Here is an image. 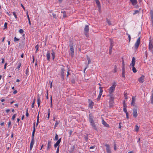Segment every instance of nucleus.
Returning a JSON list of instances; mask_svg holds the SVG:
<instances>
[{"mask_svg": "<svg viewBox=\"0 0 153 153\" xmlns=\"http://www.w3.org/2000/svg\"><path fill=\"white\" fill-rule=\"evenodd\" d=\"M93 118L94 117L91 114H89V119L91 125L92 126L93 129H94L95 130H97V128L96 125L94 123V120H93Z\"/></svg>", "mask_w": 153, "mask_h": 153, "instance_id": "f257e3e1", "label": "nucleus"}, {"mask_svg": "<svg viewBox=\"0 0 153 153\" xmlns=\"http://www.w3.org/2000/svg\"><path fill=\"white\" fill-rule=\"evenodd\" d=\"M135 63V58L134 57H133L132 58L131 63L130 64V66L132 68L133 71L134 73L137 72V70L134 67Z\"/></svg>", "mask_w": 153, "mask_h": 153, "instance_id": "f03ea898", "label": "nucleus"}, {"mask_svg": "<svg viewBox=\"0 0 153 153\" xmlns=\"http://www.w3.org/2000/svg\"><path fill=\"white\" fill-rule=\"evenodd\" d=\"M115 84L116 83L114 82V84L110 88L109 90V94H112V93L114 92L116 86V85H115Z\"/></svg>", "mask_w": 153, "mask_h": 153, "instance_id": "7ed1b4c3", "label": "nucleus"}, {"mask_svg": "<svg viewBox=\"0 0 153 153\" xmlns=\"http://www.w3.org/2000/svg\"><path fill=\"white\" fill-rule=\"evenodd\" d=\"M66 71H65L64 68H62L61 69V74L60 76L61 77L62 79V80H64V76H65V73L66 72Z\"/></svg>", "mask_w": 153, "mask_h": 153, "instance_id": "20e7f679", "label": "nucleus"}, {"mask_svg": "<svg viewBox=\"0 0 153 153\" xmlns=\"http://www.w3.org/2000/svg\"><path fill=\"white\" fill-rule=\"evenodd\" d=\"M140 43V37H139L137 39L136 42L135 44V48H138Z\"/></svg>", "mask_w": 153, "mask_h": 153, "instance_id": "39448f33", "label": "nucleus"}, {"mask_svg": "<svg viewBox=\"0 0 153 153\" xmlns=\"http://www.w3.org/2000/svg\"><path fill=\"white\" fill-rule=\"evenodd\" d=\"M133 115L134 118H136L137 116V110L136 108H134L133 110Z\"/></svg>", "mask_w": 153, "mask_h": 153, "instance_id": "423d86ee", "label": "nucleus"}, {"mask_svg": "<svg viewBox=\"0 0 153 153\" xmlns=\"http://www.w3.org/2000/svg\"><path fill=\"white\" fill-rule=\"evenodd\" d=\"M144 76L142 75L138 79L139 82L141 83H142L144 82Z\"/></svg>", "mask_w": 153, "mask_h": 153, "instance_id": "0eeeda50", "label": "nucleus"}, {"mask_svg": "<svg viewBox=\"0 0 153 153\" xmlns=\"http://www.w3.org/2000/svg\"><path fill=\"white\" fill-rule=\"evenodd\" d=\"M105 146L106 147V151L107 153H111L110 149L109 146L108 144H106L105 145Z\"/></svg>", "mask_w": 153, "mask_h": 153, "instance_id": "6e6552de", "label": "nucleus"}, {"mask_svg": "<svg viewBox=\"0 0 153 153\" xmlns=\"http://www.w3.org/2000/svg\"><path fill=\"white\" fill-rule=\"evenodd\" d=\"M95 1H96V3L97 5L99 10L100 11L101 10V6L100 5V1H99V0H95Z\"/></svg>", "mask_w": 153, "mask_h": 153, "instance_id": "1a4fd4ad", "label": "nucleus"}, {"mask_svg": "<svg viewBox=\"0 0 153 153\" xmlns=\"http://www.w3.org/2000/svg\"><path fill=\"white\" fill-rule=\"evenodd\" d=\"M89 106L91 108H93V106L94 105V103L92 101H91V100H89Z\"/></svg>", "mask_w": 153, "mask_h": 153, "instance_id": "9d476101", "label": "nucleus"}, {"mask_svg": "<svg viewBox=\"0 0 153 153\" xmlns=\"http://www.w3.org/2000/svg\"><path fill=\"white\" fill-rule=\"evenodd\" d=\"M135 97H133L132 98V101L131 105L134 106L135 104Z\"/></svg>", "mask_w": 153, "mask_h": 153, "instance_id": "9b49d317", "label": "nucleus"}, {"mask_svg": "<svg viewBox=\"0 0 153 153\" xmlns=\"http://www.w3.org/2000/svg\"><path fill=\"white\" fill-rule=\"evenodd\" d=\"M89 30V26L88 25H86L84 28V32H88Z\"/></svg>", "mask_w": 153, "mask_h": 153, "instance_id": "f8f14e48", "label": "nucleus"}, {"mask_svg": "<svg viewBox=\"0 0 153 153\" xmlns=\"http://www.w3.org/2000/svg\"><path fill=\"white\" fill-rule=\"evenodd\" d=\"M51 142L50 140H48V146L47 148V149L48 150L49 149H50L51 147Z\"/></svg>", "mask_w": 153, "mask_h": 153, "instance_id": "ddd939ff", "label": "nucleus"}, {"mask_svg": "<svg viewBox=\"0 0 153 153\" xmlns=\"http://www.w3.org/2000/svg\"><path fill=\"white\" fill-rule=\"evenodd\" d=\"M102 124L105 127H109V125L103 120H102Z\"/></svg>", "mask_w": 153, "mask_h": 153, "instance_id": "4468645a", "label": "nucleus"}, {"mask_svg": "<svg viewBox=\"0 0 153 153\" xmlns=\"http://www.w3.org/2000/svg\"><path fill=\"white\" fill-rule=\"evenodd\" d=\"M34 144V141L31 140V142L30 144V149L31 150L32 149L33 146Z\"/></svg>", "mask_w": 153, "mask_h": 153, "instance_id": "2eb2a0df", "label": "nucleus"}, {"mask_svg": "<svg viewBox=\"0 0 153 153\" xmlns=\"http://www.w3.org/2000/svg\"><path fill=\"white\" fill-rule=\"evenodd\" d=\"M150 42L149 44V48H153V45L152 40H151V38H150Z\"/></svg>", "mask_w": 153, "mask_h": 153, "instance_id": "dca6fc26", "label": "nucleus"}, {"mask_svg": "<svg viewBox=\"0 0 153 153\" xmlns=\"http://www.w3.org/2000/svg\"><path fill=\"white\" fill-rule=\"evenodd\" d=\"M108 96L110 97V101H114V98L112 94H109Z\"/></svg>", "mask_w": 153, "mask_h": 153, "instance_id": "f3484780", "label": "nucleus"}, {"mask_svg": "<svg viewBox=\"0 0 153 153\" xmlns=\"http://www.w3.org/2000/svg\"><path fill=\"white\" fill-rule=\"evenodd\" d=\"M46 56L48 60L49 61L50 58V53L49 51L47 52L46 54Z\"/></svg>", "mask_w": 153, "mask_h": 153, "instance_id": "a211bd4d", "label": "nucleus"}, {"mask_svg": "<svg viewBox=\"0 0 153 153\" xmlns=\"http://www.w3.org/2000/svg\"><path fill=\"white\" fill-rule=\"evenodd\" d=\"M131 2L132 3V4L133 5H134L136 4L137 3V0H130Z\"/></svg>", "mask_w": 153, "mask_h": 153, "instance_id": "6ab92c4d", "label": "nucleus"}, {"mask_svg": "<svg viewBox=\"0 0 153 153\" xmlns=\"http://www.w3.org/2000/svg\"><path fill=\"white\" fill-rule=\"evenodd\" d=\"M37 104L38 105V107H39L40 103V98L39 97H38L37 99Z\"/></svg>", "mask_w": 153, "mask_h": 153, "instance_id": "aec40b11", "label": "nucleus"}, {"mask_svg": "<svg viewBox=\"0 0 153 153\" xmlns=\"http://www.w3.org/2000/svg\"><path fill=\"white\" fill-rule=\"evenodd\" d=\"M71 54V56L73 57L74 55V48H70Z\"/></svg>", "mask_w": 153, "mask_h": 153, "instance_id": "412c9836", "label": "nucleus"}, {"mask_svg": "<svg viewBox=\"0 0 153 153\" xmlns=\"http://www.w3.org/2000/svg\"><path fill=\"white\" fill-rule=\"evenodd\" d=\"M125 69H122V77L124 79L125 78Z\"/></svg>", "mask_w": 153, "mask_h": 153, "instance_id": "4be33fe9", "label": "nucleus"}, {"mask_svg": "<svg viewBox=\"0 0 153 153\" xmlns=\"http://www.w3.org/2000/svg\"><path fill=\"white\" fill-rule=\"evenodd\" d=\"M99 88L100 89V93L99 94H102L103 90L102 88L101 87H99Z\"/></svg>", "mask_w": 153, "mask_h": 153, "instance_id": "5701e85b", "label": "nucleus"}, {"mask_svg": "<svg viewBox=\"0 0 153 153\" xmlns=\"http://www.w3.org/2000/svg\"><path fill=\"white\" fill-rule=\"evenodd\" d=\"M150 14L151 20L153 19V11L152 10L150 11Z\"/></svg>", "mask_w": 153, "mask_h": 153, "instance_id": "b1692460", "label": "nucleus"}, {"mask_svg": "<svg viewBox=\"0 0 153 153\" xmlns=\"http://www.w3.org/2000/svg\"><path fill=\"white\" fill-rule=\"evenodd\" d=\"M114 101H109V105L110 107H111L113 106Z\"/></svg>", "mask_w": 153, "mask_h": 153, "instance_id": "393cba45", "label": "nucleus"}, {"mask_svg": "<svg viewBox=\"0 0 153 153\" xmlns=\"http://www.w3.org/2000/svg\"><path fill=\"white\" fill-rule=\"evenodd\" d=\"M39 114H38V115L37 116V123H36V126H38V123H39Z\"/></svg>", "mask_w": 153, "mask_h": 153, "instance_id": "a878e982", "label": "nucleus"}, {"mask_svg": "<svg viewBox=\"0 0 153 153\" xmlns=\"http://www.w3.org/2000/svg\"><path fill=\"white\" fill-rule=\"evenodd\" d=\"M59 123V121H56V122L55 123V125H54V128H56V127L57 126V125Z\"/></svg>", "mask_w": 153, "mask_h": 153, "instance_id": "bb28decb", "label": "nucleus"}, {"mask_svg": "<svg viewBox=\"0 0 153 153\" xmlns=\"http://www.w3.org/2000/svg\"><path fill=\"white\" fill-rule=\"evenodd\" d=\"M87 59L88 61V64H89L91 62V61L90 58L88 56H87Z\"/></svg>", "mask_w": 153, "mask_h": 153, "instance_id": "cd10ccee", "label": "nucleus"}, {"mask_svg": "<svg viewBox=\"0 0 153 153\" xmlns=\"http://www.w3.org/2000/svg\"><path fill=\"white\" fill-rule=\"evenodd\" d=\"M106 22L109 25H111V22L108 19H106Z\"/></svg>", "mask_w": 153, "mask_h": 153, "instance_id": "c85d7f7f", "label": "nucleus"}, {"mask_svg": "<svg viewBox=\"0 0 153 153\" xmlns=\"http://www.w3.org/2000/svg\"><path fill=\"white\" fill-rule=\"evenodd\" d=\"M61 139L60 138L56 142V144H57L58 145H59V144L60 143L61 141Z\"/></svg>", "mask_w": 153, "mask_h": 153, "instance_id": "c756f323", "label": "nucleus"}, {"mask_svg": "<svg viewBox=\"0 0 153 153\" xmlns=\"http://www.w3.org/2000/svg\"><path fill=\"white\" fill-rule=\"evenodd\" d=\"M122 69H125V63L123 60L122 61Z\"/></svg>", "mask_w": 153, "mask_h": 153, "instance_id": "7c9ffc66", "label": "nucleus"}, {"mask_svg": "<svg viewBox=\"0 0 153 153\" xmlns=\"http://www.w3.org/2000/svg\"><path fill=\"white\" fill-rule=\"evenodd\" d=\"M135 131H136L137 132L139 130V127L137 125H136L135 126Z\"/></svg>", "mask_w": 153, "mask_h": 153, "instance_id": "2f4dec72", "label": "nucleus"}, {"mask_svg": "<svg viewBox=\"0 0 153 153\" xmlns=\"http://www.w3.org/2000/svg\"><path fill=\"white\" fill-rule=\"evenodd\" d=\"M151 103L153 104V93L152 94L151 96Z\"/></svg>", "mask_w": 153, "mask_h": 153, "instance_id": "473e14b6", "label": "nucleus"}, {"mask_svg": "<svg viewBox=\"0 0 153 153\" xmlns=\"http://www.w3.org/2000/svg\"><path fill=\"white\" fill-rule=\"evenodd\" d=\"M84 139L87 142L88 141V135H87L85 136Z\"/></svg>", "mask_w": 153, "mask_h": 153, "instance_id": "72a5a7b5", "label": "nucleus"}, {"mask_svg": "<svg viewBox=\"0 0 153 153\" xmlns=\"http://www.w3.org/2000/svg\"><path fill=\"white\" fill-rule=\"evenodd\" d=\"M19 44H20V45H21V47H23V45L25 44V43H24V42H23L22 41Z\"/></svg>", "mask_w": 153, "mask_h": 153, "instance_id": "f704fd0d", "label": "nucleus"}, {"mask_svg": "<svg viewBox=\"0 0 153 153\" xmlns=\"http://www.w3.org/2000/svg\"><path fill=\"white\" fill-rule=\"evenodd\" d=\"M34 134L35 133H34L33 132H32V140H33V141H34Z\"/></svg>", "mask_w": 153, "mask_h": 153, "instance_id": "c9c22d12", "label": "nucleus"}, {"mask_svg": "<svg viewBox=\"0 0 153 153\" xmlns=\"http://www.w3.org/2000/svg\"><path fill=\"white\" fill-rule=\"evenodd\" d=\"M35 123H34V125H33V132H33L34 133H35V130H36V129H35Z\"/></svg>", "mask_w": 153, "mask_h": 153, "instance_id": "e433bc0d", "label": "nucleus"}, {"mask_svg": "<svg viewBox=\"0 0 153 153\" xmlns=\"http://www.w3.org/2000/svg\"><path fill=\"white\" fill-rule=\"evenodd\" d=\"M74 149H75V146H72V147L71 149V152H73L74 151Z\"/></svg>", "mask_w": 153, "mask_h": 153, "instance_id": "4c0bfd02", "label": "nucleus"}, {"mask_svg": "<svg viewBox=\"0 0 153 153\" xmlns=\"http://www.w3.org/2000/svg\"><path fill=\"white\" fill-rule=\"evenodd\" d=\"M52 55L53 58V59L54 60L55 58V53L54 52H53L52 53Z\"/></svg>", "mask_w": 153, "mask_h": 153, "instance_id": "58836bf2", "label": "nucleus"}, {"mask_svg": "<svg viewBox=\"0 0 153 153\" xmlns=\"http://www.w3.org/2000/svg\"><path fill=\"white\" fill-rule=\"evenodd\" d=\"M58 139V136L57 134H56L54 138L55 140H57Z\"/></svg>", "mask_w": 153, "mask_h": 153, "instance_id": "ea45409f", "label": "nucleus"}, {"mask_svg": "<svg viewBox=\"0 0 153 153\" xmlns=\"http://www.w3.org/2000/svg\"><path fill=\"white\" fill-rule=\"evenodd\" d=\"M126 34L128 36V39H129V42H130L131 40V36H130V35L128 33H126Z\"/></svg>", "mask_w": 153, "mask_h": 153, "instance_id": "a19ab883", "label": "nucleus"}, {"mask_svg": "<svg viewBox=\"0 0 153 153\" xmlns=\"http://www.w3.org/2000/svg\"><path fill=\"white\" fill-rule=\"evenodd\" d=\"M139 12V11L138 10H135L134 13H133V15H134L138 13Z\"/></svg>", "mask_w": 153, "mask_h": 153, "instance_id": "79ce46f5", "label": "nucleus"}, {"mask_svg": "<svg viewBox=\"0 0 153 153\" xmlns=\"http://www.w3.org/2000/svg\"><path fill=\"white\" fill-rule=\"evenodd\" d=\"M123 108H126L127 107V106L126 105V104L125 101H124V102H123Z\"/></svg>", "mask_w": 153, "mask_h": 153, "instance_id": "37998d69", "label": "nucleus"}, {"mask_svg": "<svg viewBox=\"0 0 153 153\" xmlns=\"http://www.w3.org/2000/svg\"><path fill=\"white\" fill-rule=\"evenodd\" d=\"M19 32L20 33H23L24 32V30L22 29H20L19 30Z\"/></svg>", "mask_w": 153, "mask_h": 153, "instance_id": "c03bdc74", "label": "nucleus"}, {"mask_svg": "<svg viewBox=\"0 0 153 153\" xmlns=\"http://www.w3.org/2000/svg\"><path fill=\"white\" fill-rule=\"evenodd\" d=\"M123 111L126 113H128V112L127 111V109H126V108H123Z\"/></svg>", "mask_w": 153, "mask_h": 153, "instance_id": "a18cd8bd", "label": "nucleus"}, {"mask_svg": "<svg viewBox=\"0 0 153 153\" xmlns=\"http://www.w3.org/2000/svg\"><path fill=\"white\" fill-rule=\"evenodd\" d=\"M19 39L17 38L16 37L14 38V41L15 42H17L19 41Z\"/></svg>", "mask_w": 153, "mask_h": 153, "instance_id": "49530a36", "label": "nucleus"}, {"mask_svg": "<svg viewBox=\"0 0 153 153\" xmlns=\"http://www.w3.org/2000/svg\"><path fill=\"white\" fill-rule=\"evenodd\" d=\"M62 13H63V17L65 18L66 16L65 15L66 12L65 11H64L63 12H62Z\"/></svg>", "mask_w": 153, "mask_h": 153, "instance_id": "de8ad7c7", "label": "nucleus"}, {"mask_svg": "<svg viewBox=\"0 0 153 153\" xmlns=\"http://www.w3.org/2000/svg\"><path fill=\"white\" fill-rule=\"evenodd\" d=\"M70 48H73V43H71L70 45Z\"/></svg>", "mask_w": 153, "mask_h": 153, "instance_id": "09e8293b", "label": "nucleus"}, {"mask_svg": "<svg viewBox=\"0 0 153 153\" xmlns=\"http://www.w3.org/2000/svg\"><path fill=\"white\" fill-rule=\"evenodd\" d=\"M7 23L6 22H5L4 25V27L5 28H7Z\"/></svg>", "mask_w": 153, "mask_h": 153, "instance_id": "8fccbe9b", "label": "nucleus"}, {"mask_svg": "<svg viewBox=\"0 0 153 153\" xmlns=\"http://www.w3.org/2000/svg\"><path fill=\"white\" fill-rule=\"evenodd\" d=\"M53 17L54 18H55V19H56V15L55 14H54V13H53Z\"/></svg>", "mask_w": 153, "mask_h": 153, "instance_id": "3c124183", "label": "nucleus"}, {"mask_svg": "<svg viewBox=\"0 0 153 153\" xmlns=\"http://www.w3.org/2000/svg\"><path fill=\"white\" fill-rule=\"evenodd\" d=\"M13 14L14 15V16L15 17L16 19L17 18V16H16V14L15 12H13Z\"/></svg>", "mask_w": 153, "mask_h": 153, "instance_id": "603ef678", "label": "nucleus"}, {"mask_svg": "<svg viewBox=\"0 0 153 153\" xmlns=\"http://www.w3.org/2000/svg\"><path fill=\"white\" fill-rule=\"evenodd\" d=\"M16 114H14L13 116H12V119L13 120H14V119L16 117Z\"/></svg>", "mask_w": 153, "mask_h": 153, "instance_id": "864d4df0", "label": "nucleus"}, {"mask_svg": "<svg viewBox=\"0 0 153 153\" xmlns=\"http://www.w3.org/2000/svg\"><path fill=\"white\" fill-rule=\"evenodd\" d=\"M48 119H49V116H50V109H48Z\"/></svg>", "mask_w": 153, "mask_h": 153, "instance_id": "5fc2aeb1", "label": "nucleus"}, {"mask_svg": "<svg viewBox=\"0 0 153 153\" xmlns=\"http://www.w3.org/2000/svg\"><path fill=\"white\" fill-rule=\"evenodd\" d=\"M88 32H84L85 35L86 37H88Z\"/></svg>", "mask_w": 153, "mask_h": 153, "instance_id": "6e6d98bb", "label": "nucleus"}, {"mask_svg": "<svg viewBox=\"0 0 153 153\" xmlns=\"http://www.w3.org/2000/svg\"><path fill=\"white\" fill-rule=\"evenodd\" d=\"M59 146H58V147L57 149V150H56V153H59Z\"/></svg>", "mask_w": 153, "mask_h": 153, "instance_id": "4d7b16f0", "label": "nucleus"}, {"mask_svg": "<svg viewBox=\"0 0 153 153\" xmlns=\"http://www.w3.org/2000/svg\"><path fill=\"white\" fill-rule=\"evenodd\" d=\"M21 64L20 63H19V65H18V66L17 67V68H18V69H19L20 68V67H21Z\"/></svg>", "mask_w": 153, "mask_h": 153, "instance_id": "13d9d810", "label": "nucleus"}, {"mask_svg": "<svg viewBox=\"0 0 153 153\" xmlns=\"http://www.w3.org/2000/svg\"><path fill=\"white\" fill-rule=\"evenodd\" d=\"M102 95V94H99V95H98V98H97V99H98V100L100 99V98L101 97Z\"/></svg>", "mask_w": 153, "mask_h": 153, "instance_id": "bf43d9fd", "label": "nucleus"}, {"mask_svg": "<svg viewBox=\"0 0 153 153\" xmlns=\"http://www.w3.org/2000/svg\"><path fill=\"white\" fill-rule=\"evenodd\" d=\"M111 46L110 47V48H112V47H113V46L112 45V44L113 43V42L112 41H111Z\"/></svg>", "mask_w": 153, "mask_h": 153, "instance_id": "052dcab7", "label": "nucleus"}, {"mask_svg": "<svg viewBox=\"0 0 153 153\" xmlns=\"http://www.w3.org/2000/svg\"><path fill=\"white\" fill-rule=\"evenodd\" d=\"M121 123H119V128L120 129H121Z\"/></svg>", "mask_w": 153, "mask_h": 153, "instance_id": "680f3d73", "label": "nucleus"}, {"mask_svg": "<svg viewBox=\"0 0 153 153\" xmlns=\"http://www.w3.org/2000/svg\"><path fill=\"white\" fill-rule=\"evenodd\" d=\"M11 124V122L10 121H9L8 123V127H10Z\"/></svg>", "mask_w": 153, "mask_h": 153, "instance_id": "e2e57ef3", "label": "nucleus"}, {"mask_svg": "<svg viewBox=\"0 0 153 153\" xmlns=\"http://www.w3.org/2000/svg\"><path fill=\"white\" fill-rule=\"evenodd\" d=\"M59 145H58L57 144H56V143H55V144H54V147L55 148H56L57 147V146H59Z\"/></svg>", "mask_w": 153, "mask_h": 153, "instance_id": "0e129e2a", "label": "nucleus"}, {"mask_svg": "<svg viewBox=\"0 0 153 153\" xmlns=\"http://www.w3.org/2000/svg\"><path fill=\"white\" fill-rule=\"evenodd\" d=\"M1 59H2L1 63H4V58H2Z\"/></svg>", "mask_w": 153, "mask_h": 153, "instance_id": "69168bd1", "label": "nucleus"}, {"mask_svg": "<svg viewBox=\"0 0 153 153\" xmlns=\"http://www.w3.org/2000/svg\"><path fill=\"white\" fill-rule=\"evenodd\" d=\"M72 133V131H69V134L70 135V136L71 135Z\"/></svg>", "mask_w": 153, "mask_h": 153, "instance_id": "338daca9", "label": "nucleus"}, {"mask_svg": "<svg viewBox=\"0 0 153 153\" xmlns=\"http://www.w3.org/2000/svg\"><path fill=\"white\" fill-rule=\"evenodd\" d=\"M17 91L16 90H15V91H13V94H16V93H17Z\"/></svg>", "mask_w": 153, "mask_h": 153, "instance_id": "774afa93", "label": "nucleus"}]
</instances>
